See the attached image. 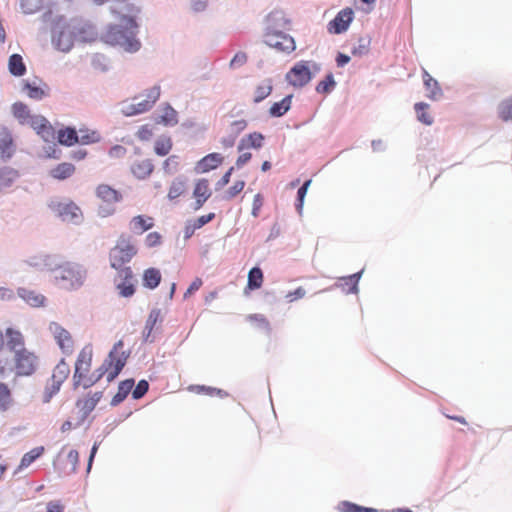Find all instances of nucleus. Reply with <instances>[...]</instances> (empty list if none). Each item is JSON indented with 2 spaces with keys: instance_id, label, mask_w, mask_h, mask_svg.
I'll return each mask as SVG.
<instances>
[{
  "instance_id": "nucleus-1",
  "label": "nucleus",
  "mask_w": 512,
  "mask_h": 512,
  "mask_svg": "<svg viewBox=\"0 0 512 512\" xmlns=\"http://www.w3.org/2000/svg\"><path fill=\"white\" fill-rule=\"evenodd\" d=\"M26 262L29 266L38 270L54 272L55 282L69 291L81 288L88 275V271L83 264L73 261L58 264L56 258L52 255H36Z\"/></svg>"
},
{
  "instance_id": "nucleus-2",
  "label": "nucleus",
  "mask_w": 512,
  "mask_h": 512,
  "mask_svg": "<svg viewBox=\"0 0 512 512\" xmlns=\"http://www.w3.org/2000/svg\"><path fill=\"white\" fill-rule=\"evenodd\" d=\"M135 17L121 15L122 25L109 26L102 35L103 41L112 46H119L127 52L138 51L141 43L135 37L138 28Z\"/></svg>"
},
{
  "instance_id": "nucleus-3",
  "label": "nucleus",
  "mask_w": 512,
  "mask_h": 512,
  "mask_svg": "<svg viewBox=\"0 0 512 512\" xmlns=\"http://www.w3.org/2000/svg\"><path fill=\"white\" fill-rule=\"evenodd\" d=\"M94 35L92 26L80 21H71L59 28L53 36V42L58 50L68 52L76 40L91 41Z\"/></svg>"
},
{
  "instance_id": "nucleus-4",
  "label": "nucleus",
  "mask_w": 512,
  "mask_h": 512,
  "mask_svg": "<svg viewBox=\"0 0 512 512\" xmlns=\"http://www.w3.org/2000/svg\"><path fill=\"white\" fill-rule=\"evenodd\" d=\"M123 347V340H119L114 344L107 358L96 370L97 382L102 377H106L108 382H112L120 374L129 358V352L124 351Z\"/></svg>"
},
{
  "instance_id": "nucleus-5",
  "label": "nucleus",
  "mask_w": 512,
  "mask_h": 512,
  "mask_svg": "<svg viewBox=\"0 0 512 512\" xmlns=\"http://www.w3.org/2000/svg\"><path fill=\"white\" fill-rule=\"evenodd\" d=\"M93 349L91 345L84 346L78 354L73 374L74 388L87 389L97 383V373L89 374L92 365Z\"/></svg>"
},
{
  "instance_id": "nucleus-6",
  "label": "nucleus",
  "mask_w": 512,
  "mask_h": 512,
  "mask_svg": "<svg viewBox=\"0 0 512 512\" xmlns=\"http://www.w3.org/2000/svg\"><path fill=\"white\" fill-rule=\"evenodd\" d=\"M138 249L131 237L121 235L109 252L110 265L115 270L125 269L137 254Z\"/></svg>"
},
{
  "instance_id": "nucleus-7",
  "label": "nucleus",
  "mask_w": 512,
  "mask_h": 512,
  "mask_svg": "<svg viewBox=\"0 0 512 512\" xmlns=\"http://www.w3.org/2000/svg\"><path fill=\"white\" fill-rule=\"evenodd\" d=\"M95 195L101 201L97 210L98 215L103 218L112 216L116 212L115 205L123 199L121 192L108 184H99L95 189Z\"/></svg>"
},
{
  "instance_id": "nucleus-8",
  "label": "nucleus",
  "mask_w": 512,
  "mask_h": 512,
  "mask_svg": "<svg viewBox=\"0 0 512 512\" xmlns=\"http://www.w3.org/2000/svg\"><path fill=\"white\" fill-rule=\"evenodd\" d=\"M17 376H31L38 367V357L27 349H19L13 356Z\"/></svg>"
},
{
  "instance_id": "nucleus-9",
  "label": "nucleus",
  "mask_w": 512,
  "mask_h": 512,
  "mask_svg": "<svg viewBox=\"0 0 512 512\" xmlns=\"http://www.w3.org/2000/svg\"><path fill=\"white\" fill-rule=\"evenodd\" d=\"M264 42L280 53L289 54L296 49L294 38L285 32H265Z\"/></svg>"
},
{
  "instance_id": "nucleus-10",
  "label": "nucleus",
  "mask_w": 512,
  "mask_h": 512,
  "mask_svg": "<svg viewBox=\"0 0 512 512\" xmlns=\"http://www.w3.org/2000/svg\"><path fill=\"white\" fill-rule=\"evenodd\" d=\"M49 208L63 221L79 223L83 217L80 207L72 201L61 202L58 200H52L49 203Z\"/></svg>"
},
{
  "instance_id": "nucleus-11",
  "label": "nucleus",
  "mask_w": 512,
  "mask_h": 512,
  "mask_svg": "<svg viewBox=\"0 0 512 512\" xmlns=\"http://www.w3.org/2000/svg\"><path fill=\"white\" fill-rule=\"evenodd\" d=\"M160 96V87L154 86L147 91L146 98L137 103H124L122 111L127 116L144 113L150 110Z\"/></svg>"
},
{
  "instance_id": "nucleus-12",
  "label": "nucleus",
  "mask_w": 512,
  "mask_h": 512,
  "mask_svg": "<svg viewBox=\"0 0 512 512\" xmlns=\"http://www.w3.org/2000/svg\"><path fill=\"white\" fill-rule=\"evenodd\" d=\"M287 82L294 87H303L312 78V72L308 61L296 63L285 76Z\"/></svg>"
},
{
  "instance_id": "nucleus-13",
  "label": "nucleus",
  "mask_w": 512,
  "mask_h": 512,
  "mask_svg": "<svg viewBox=\"0 0 512 512\" xmlns=\"http://www.w3.org/2000/svg\"><path fill=\"white\" fill-rule=\"evenodd\" d=\"M115 285L122 297H131L135 293L134 275L130 267L116 270Z\"/></svg>"
},
{
  "instance_id": "nucleus-14",
  "label": "nucleus",
  "mask_w": 512,
  "mask_h": 512,
  "mask_svg": "<svg viewBox=\"0 0 512 512\" xmlns=\"http://www.w3.org/2000/svg\"><path fill=\"white\" fill-rule=\"evenodd\" d=\"M291 24V20L284 11L274 10L266 17L265 32H284V30H290Z\"/></svg>"
},
{
  "instance_id": "nucleus-15",
  "label": "nucleus",
  "mask_w": 512,
  "mask_h": 512,
  "mask_svg": "<svg viewBox=\"0 0 512 512\" xmlns=\"http://www.w3.org/2000/svg\"><path fill=\"white\" fill-rule=\"evenodd\" d=\"M26 125H29L46 142L55 138V130L49 121L42 115L33 114Z\"/></svg>"
},
{
  "instance_id": "nucleus-16",
  "label": "nucleus",
  "mask_w": 512,
  "mask_h": 512,
  "mask_svg": "<svg viewBox=\"0 0 512 512\" xmlns=\"http://www.w3.org/2000/svg\"><path fill=\"white\" fill-rule=\"evenodd\" d=\"M57 344L64 353L70 354L73 350V339L71 334L58 323H51L49 327Z\"/></svg>"
},
{
  "instance_id": "nucleus-17",
  "label": "nucleus",
  "mask_w": 512,
  "mask_h": 512,
  "mask_svg": "<svg viewBox=\"0 0 512 512\" xmlns=\"http://www.w3.org/2000/svg\"><path fill=\"white\" fill-rule=\"evenodd\" d=\"M354 12L351 8L341 10L328 24V31L339 34L346 31L353 20Z\"/></svg>"
},
{
  "instance_id": "nucleus-18",
  "label": "nucleus",
  "mask_w": 512,
  "mask_h": 512,
  "mask_svg": "<svg viewBox=\"0 0 512 512\" xmlns=\"http://www.w3.org/2000/svg\"><path fill=\"white\" fill-rule=\"evenodd\" d=\"M16 151L13 135L7 127L0 128V156L2 159H10Z\"/></svg>"
},
{
  "instance_id": "nucleus-19",
  "label": "nucleus",
  "mask_w": 512,
  "mask_h": 512,
  "mask_svg": "<svg viewBox=\"0 0 512 512\" xmlns=\"http://www.w3.org/2000/svg\"><path fill=\"white\" fill-rule=\"evenodd\" d=\"M102 396L103 394L100 391L90 392L77 400L76 407L82 413L83 418H86L95 409Z\"/></svg>"
},
{
  "instance_id": "nucleus-20",
  "label": "nucleus",
  "mask_w": 512,
  "mask_h": 512,
  "mask_svg": "<svg viewBox=\"0 0 512 512\" xmlns=\"http://www.w3.org/2000/svg\"><path fill=\"white\" fill-rule=\"evenodd\" d=\"M212 191L207 179H199L194 186L193 197L195 198L194 210H199L210 198Z\"/></svg>"
},
{
  "instance_id": "nucleus-21",
  "label": "nucleus",
  "mask_w": 512,
  "mask_h": 512,
  "mask_svg": "<svg viewBox=\"0 0 512 512\" xmlns=\"http://www.w3.org/2000/svg\"><path fill=\"white\" fill-rule=\"evenodd\" d=\"M130 171L137 179L144 180L153 173L154 164L149 158L138 159L131 164Z\"/></svg>"
},
{
  "instance_id": "nucleus-22",
  "label": "nucleus",
  "mask_w": 512,
  "mask_h": 512,
  "mask_svg": "<svg viewBox=\"0 0 512 512\" xmlns=\"http://www.w3.org/2000/svg\"><path fill=\"white\" fill-rule=\"evenodd\" d=\"M154 226V219L151 216L137 215L129 222V229L134 234H143Z\"/></svg>"
},
{
  "instance_id": "nucleus-23",
  "label": "nucleus",
  "mask_w": 512,
  "mask_h": 512,
  "mask_svg": "<svg viewBox=\"0 0 512 512\" xmlns=\"http://www.w3.org/2000/svg\"><path fill=\"white\" fill-rule=\"evenodd\" d=\"M223 160L224 158L221 154L210 153L197 162L195 169L198 173H206L221 165Z\"/></svg>"
},
{
  "instance_id": "nucleus-24",
  "label": "nucleus",
  "mask_w": 512,
  "mask_h": 512,
  "mask_svg": "<svg viewBox=\"0 0 512 512\" xmlns=\"http://www.w3.org/2000/svg\"><path fill=\"white\" fill-rule=\"evenodd\" d=\"M75 172L76 167L74 164L69 162H62L50 169L49 175L55 180L63 181L72 177Z\"/></svg>"
},
{
  "instance_id": "nucleus-25",
  "label": "nucleus",
  "mask_w": 512,
  "mask_h": 512,
  "mask_svg": "<svg viewBox=\"0 0 512 512\" xmlns=\"http://www.w3.org/2000/svg\"><path fill=\"white\" fill-rule=\"evenodd\" d=\"M264 136L259 132H253L243 137L238 144V151L242 152L245 149H260L264 143Z\"/></svg>"
},
{
  "instance_id": "nucleus-26",
  "label": "nucleus",
  "mask_w": 512,
  "mask_h": 512,
  "mask_svg": "<svg viewBox=\"0 0 512 512\" xmlns=\"http://www.w3.org/2000/svg\"><path fill=\"white\" fill-rule=\"evenodd\" d=\"M19 178V172L9 166L0 168V192L10 188Z\"/></svg>"
},
{
  "instance_id": "nucleus-27",
  "label": "nucleus",
  "mask_w": 512,
  "mask_h": 512,
  "mask_svg": "<svg viewBox=\"0 0 512 512\" xmlns=\"http://www.w3.org/2000/svg\"><path fill=\"white\" fill-rule=\"evenodd\" d=\"M424 86L428 91L427 97L436 100L442 96V90L437 80H435L425 69L422 71Z\"/></svg>"
},
{
  "instance_id": "nucleus-28",
  "label": "nucleus",
  "mask_w": 512,
  "mask_h": 512,
  "mask_svg": "<svg viewBox=\"0 0 512 512\" xmlns=\"http://www.w3.org/2000/svg\"><path fill=\"white\" fill-rule=\"evenodd\" d=\"M5 335L7 337V345L11 351L16 353L19 349H25V339L19 330L7 328Z\"/></svg>"
},
{
  "instance_id": "nucleus-29",
  "label": "nucleus",
  "mask_w": 512,
  "mask_h": 512,
  "mask_svg": "<svg viewBox=\"0 0 512 512\" xmlns=\"http://www.w3.org/2000/svg\"><path fill=\"white\" fill-rule=\"evenodd\" d=\"M18 295L33 307L43 306L45 302V297L42 294L26 288H20Z\"/></svg>"
},
{
  "instance_id": "nucleus-30",
  "label": "nucleus",
  "mask_w": 512,
  "mask_h": 512,
  "mask_svg": "<svg viewBox=\"0 0 512 512\" xmlns=\"http://www.w3.org/2000/svg\"><path fill=\"white\" fill-rule=\"evenodd\" d=\"M12 114L21 125H26L33 115L29 107L22 102H16L12 105Z\"/></svg>"
},
{
  "instance_id": "nucleus-31",
  "label": "nucleus",
  "mask_w": 512,
  "mask_h": 512,
  "mask_svg": "<svg viewBox=\"0 0 512 512\" xmlns=\"http://www.w3.org/2000/svg\"><path fill=\"white\" fill-rule=\"evenodd\" d=\"M69 374L70 366L64 359H62L53 369L50 379L62 385L68 378Z\"/></svg>"
},
{
  "instance_id": "nucleus-32",
  "label": "nucleus",
  "mask_w": 512,
  "mask_h": 512,
  "mask_svg": "<svg viewBox=\"0 0 512 512\" xmlns=\"http://www.w3.org/2000/svg\"><path fill=\"white\" fill-rule=\"evenodd\" d=\"M263 272L259 267H253L248 273L246 290H257L262 287Z\"/></svg>"
},
{
  "instance_id": "nucleus-33",
  "label": "nucleus",
  "mask_w": 512,
  "mask_h": 512,
  "mask_svg": "<svg viewBox=\"0 0 512 512\" xmlns=\"http://www.w3.org/2000/svg\"><path fill=\"white\" fill-rule=\"evenodd\" d=\"M292 95L284 97L281 101L275 102L269 109V114L272 117L283 116L291 107Z\"/></svg>"
},
{
  "instance_id": "nucleus-34",
  "label": "nucleus",
  "mask_w": 512,
  "mask_h": 512,
  "mask_svg": "<svg viewBox=\"0 0 512 512\" xmlns=\"http://www.w3.org/2000/svg\"><path fill=\"white\" fill-rule=\"evenodd\" d=\"M58 142L64 146H73L78 143V134L74 128L67 127L58 131Z\"/></svg>"
},
{
  "instance_id": "nucleus-35",
  "label": "nucleus",
  "mask_w": 512,
  "mask_h": 512,
  "mask_svg": "<svg viewBox=\"0 0 512 512\" xmlns=\"http://www.w3.org/2000/svg\"><path fill=\"white\" fill-rule=\"evenodd\" d=\"M173 147V142L170 136H160L154 144V152L158 156H166L170 153Z\"/></svg>"
},
{
  "instance_id": "nucleus-36",
  "label": "nucleus",
  "mask_w": 512,
  "mask_h": 512,
  "mask_svg": "<svg viewBox=\"0 0 512 512\" xmlns=\"http://www.w3.org/2000/svg\"><path fill=\"white\" fill-rule=\"evenodd\" d=\"M161 281V273L156 268L146 269L143 273V284L149 289L156 288Z\"/></svg>"
},
{
  "instance_id": "nucleus-37",
  "label": "nucleus",
  "mask_w": 512,
  "mask_h": 512,
  "mask_svg": "<svg viewBox=\"0 0 512 512\" xmlns=\"http://www.w3.org/2000/svg\"><path fill=\"white\" fill-rule=\"evenodd\" d=\"M9 71L14 76H22L26 72V66L23 62L22 56L19 54H12L8 62Z\"/></svg>"
},
{
  "instance_id": "nucleus-38",
  "label": "nucleus",
  "mask_w": 512,
  "mask_h": 512,
  "mask_svg": "<svg viewBox=\"0 0 512 512\" xmlns=\"http://www.w3.org/2000/svg\"><path fill=\"white\" fill-rule=\"evenodd\" d=\"M272 80L266 79L261 84H259L254 91V99L255 103H259L266 99L272 92Z\"/></svg>"
},
{
  "instance_id": "nucleus-39",
  "label": "nucleus",
  "mask_w": 512,
  "mask_h": 512,
  "mask_svg": "<svg viewBox=\"0 0 512 512\" xmlns=\"http://www.w3.org/2000/svg\"><path fill=\"white\" fill-rule=\"evenodd\" d=\"M13 403L11 390L7 384L0 382V411H7Z\"/></svg>"
},
{
  "instance_id": "nucleus-40",
  "label": "nucleus",
  "mask_w": 512,
  "mask_h": 512,
  "mask_svg": "<svg viewBox=\"0 0 512 512\" xmlns=\"http://www.w3.org/2000/svg\"><path fill=\"white\" fill-rule=\"evenodd\" d=\"M60 388H61V384L53 381L52 379H48L46 384H45V387H44V390L42 392V402L43 403H49L51 401V399L56 395L58 394V392L60 391Z\"/></svg>"
},
{
  "instance_id": "nucleus-41",
  "label": "nucleus",
  "mask_w": 512,
  "mask_h": 512,
  "mask_svg": "<svg viewBox=\"0 0 512 512\" xmlns=\"http://www.w3.org/2000/svg\"><path fill=\"white\" fill-rule=\"evenodd\" d=\"M133 386H134L133 379H127V380L120 382L119 386H118V392L116 393V395L113 398V403L116 404V403H119L122 400H124L127 397V395L129 394V392L132 390Z\"/></svg>"
},
{
  "instance_id": "nucleus-42",
  "label": "nucleus",
  "mask_w": 512,
  "mask_h": 512,
  "mask_svg": "<svg viewBox=\"0 0 512 512\" xmlns=\"http://www.w3.org/2000/svg\"><path fill=\"white\" fill-rule=\"evenodd\" d=\"M415 111L417 114V119L425 125H431L433 123V117L428 112L429 105L423 102L416 103Z\"/></svg>"
},
{
  "instance_id": "nucleus-43",
  "label": "nucleus",
  "mask_w": 512,
  "mask_h": 512,
  "mask_svg": "<svg viewBox=\"0 0 512 512\" xmlns=\"http://www.w3.org/2000/svg\"><path fill=\"white\" fill-rule=\"evenodd\" d=\"M44 453V447L39 446L35 447L29 452L25 453L21 459L19 468L23 469L32 464L37 458H39Z\"/></svg>"
},
{
  "instance_id": "nucleus-44",
  "label": "nucleus",
  "mask_w": 512,
  "mask_h": 512,
  "mask_svg": "<svg viewBox=\"0 0 512 512\" xmlns=\"http://www.w3.org/2000/svg\"><path fill=\"white\" fill-rule=\"evenodd\" d=\"M498 115L504 122L512 121V96L498 105Z\"/></svg>"
},
{
  "instance_id": "nucleus-45",
  "label": "nucleus",
  "mask_w": 512,
  "mask_h": 512,
  "mask_svg": "<svg viewBox=\"0 0 512 512\" xmlns=\"http://www.w3.org/2000/svg\"><path fill=\"white\" fill-rule=\"evenodd\" d=\"M185 191V181L182 178H176L172 181L169 191L168 198L173 200L181 196Z\"/></svg>"
},
{
  "instance_id": "nucleus-46",
  "label": "nucleus",
  "mask_w": 512,
  "mask_h": 512,
  "mask_svg": "<svg viewBox=\"0 0 512 512\" xmlns=\"http://www.w3.org/2000/svg\"><path fill=\"white\" fill-rule=\"evenodd\" d=\"M80 136H78V143L81 144H92L96 143L100 140V136L98 132L91 131L88 129H80L79 131Z\"/></svg>"
},
{
  "instance_id": "nucleus-47",
  "label": "nucleus",
  "mask_w": 512,
  "mask_h": 512,
  "mask_svg": "<svg viewBox=\"0 0 512 512\" xmlns=\"http://www.w3.org/2000/svg\"><path fill=\"white\" fill-rule=\"evenodd\" d=\"M160 321H161V311L159 309L151 310V312L149 313V316L146 320V324H145V330L147 331V336H146L147 338L153 331L155 325Z\"/></svg>"
},
{
  "instance_id": "nucleus-48",
  "label": "nucleus",
  "mask_w": 512,
  "mask_h": 512,
  "mask_svg": "<svg viewBox=\"0 0 512 512\" xmlns=\"http://www.w3.org/2000/svg\"><path fill=\"white\" fill-rule=\"evenodd\" d=\"M43 0H21L20 6L25 14H32L39 11Z\"/></svg>"
},
{
  "instance_id": "nucleus-49",
  "label": "nucleus",
  "mask_w": 512,
  "mask_h": 512,
  "mask_svg": "<svg viewBox=\"0 0 512 512\" xmlns=\"http://www.w3.org/2000/svg\"><path fill=\"white\" fill-rule=\"evenodd\" d=\"M154 135L155 126L152 124L142 125L136 133L137 138L141 141H149L153 138Z\"/></svg>"
},
{
  "instance_id": "nucleus-50",
  "label": "nucleus",
  "mask_w": 512,
  "mask_h": 512,
  "mask_svg": "<svg viewBox=\"0 0 512 512\" xmlns=\"http://www.w3.org/2000/svg\"><path fill=\"white\" fill-rule=\"evenodd\" d=\"M245 182L243 180L236 181L224 194V199L231 200L243 191Z\"/></svg>"
},
{
  "instance_id": "nucleus-51",
  "label": "nucleus",
  "mask_w": 512,
  "mask_h": 512,
  "mask_svg": "<svg viewBox=\"0 0 512 512\" xmlns=\"http://www.w3.org/2000/svg\"><path fill=\"white\" fill-rule=\"evenodd\" d=\"M179 168V161L176 155L168 157L163 163V170L167 174L175 173Z\"/></svg>"
},
{
  "instance_id": "nucleus-52",
  "label": "nucleus",
  "mask_w": 512,
  "mask_h": 512,
  "mask_svg": "<svg viewBox=\"0 0 512 512\" xmlns=\"http://www.w3.org/2000/svg\"><path fill=\"white\" fill-rule=\"evenodd\" d=\"M25 89L29 98L34 100H41L46 96V92L37 86H32L29 83L25 84Z\"/></svg>"
},
{
  "instance_id": "nucleus-53",
  "label": "nucleus",
  "mask_w": 512,
  "mask_h": 512,
  "mask_svg": "<svg viewBox=\"0 0 512 512\" xmlns=\"http://www.w3.org/2000/svg\"><path fill=\"white\" fill-rule=\"evenodd\" d=\"M342 507L344 512H378L374 508L362 507L350 502H343Z\"/></svg>"
},
{
  "instance_id": "nucleus-54",
  "label": "nucleus",
  "mask_w": 512,
  "mask_h": 512,
  "mask_svg": "<svg viewBox=\"0 0 512 512\" xmlns=\"http://www.w3.org/2000/svg\"><path fill=\"white\" fill-rule=\"evenodd\" d=\"M162 122L166 125H174L177 123V112L172 107H167L161 116Z\"/></svg>"
},
{
  "instance_id": "nucleus-55",
  "label": "nucleus",
  "mask_w": 512,
  "mask_h": 512,
  "mask_svg": "<svg viewBox=\"0 0 512 512\" xmlns=\"http://www.w3.org/2000/svg\"><path fill=\"white\" fill-rule=\"evenodd\" d=\"M162 243V236L158 232H150L145 237V245L149 248L157 247Z\"/></svg>"
},
{
  "instance_id": "nucleus-56",
  "label": "nucleus",
  "mask_w": 512,
  "mask_h": 512,
  "mask_svg": "<svg viewBox=\"0 0 512 512\" xmlns=\"http://www.w3.org/2000/svg\"><path fill=\"white\" fill-rule=\"evenodd\" d=\"M148 388L149 384L146 380L139 381L134 390L132 391L133 398L140 399L146 394Z\"/></svg>"
},
{
  "instance_id": "nucleus-57",
  "label": "nucleus",
  "mask_w": 512,
  "mask_h": 512,
  "mask_svg": "<svg viewBox=\"0 0 512 512\" xmlns=\"http://www.w3.org/2000/svg\"><path fill=\"white\" fill-rule=\"evenodd\" d=\"M310 184H311V180L305 181L304 184L299 188V190L297 192V201H298V203L296 204V208H297V210L299 212H301V210H302L303 200H304V197L306 195L307 189H308Z\"/></svg>"
},
{
  "instance_id": "nucleus-58",
  "label": "nucleus",
  "mask_w": 512,
  "mask_h": 512,
  "mask_svg": "<svg viewBox=\"0 0 512 512\" xmlns=\"http://www.w3.org/2000/svg\"><path fill=\"white\" fill-rule=\"evenodd\" d=\"M263 202H264V199H263V196L258 193L254 196L253 198V203H252V211H251V214L254 216V217H258L259 216V213H260V210L263 206Z\"/></svg>"
},
{
  "instance_id": "nucleus-59",
  "label": "nucleus",
  "mask_w": 512,
  "mask_h": 512,
  "mask_svg": "<svg viewBox=\"0 0 512 512\" xmlns=\"http://www.w3.org/2000/svg\"><path fill=\"white\" fill-rule=\"evenodd\" d=\"M127 153V149L122 145H114L110 148L108 155L111 158L120 159L123 158Z\"/></svg>"
},
{
  "instance_id": "nucleus-60",
  "label": "nucleus",
  "mask_w": 512,
  "mask_h": 512,
  "mask_svg": "<svg viewBox=\"0 0 512 512\" xmlns=\"http://www.w3.org/2000/svg\"><path fill=\"white\" fill-rule=\"evenodd\" d=\"M247 61V55L244 52H237L230 61V67L237 68L244 65Z\"/></svg>"
},
{
  "instance_id": "nucleus-61",
  "label": "nucleus",
  "mask_w": 512,
  "mask_h": 512,
  "mask_svg": "<svg viewBox=\"0 0 512 512\" xmlns=\"http://www.w3.org/2000/svg\"><path fill=\"white\" fill-rule=\"evenodd\" d=\"M247 127V121L244 119L233 121L230 124L231 134H235L236 137Z\"/></svg>"
},
{
  "instance_id": "nucleus-62",
  "label": "nucleus",
  "mask_w": 512,
  "mask_h": 512,
  "mask_svg": "<svg viewBox=\"0 0 512 512\" xmlns=\"http://www.w3.org/2000/svg\"><path fill=\"white\" fill-rule=\"evenodd\" d=\"M214 218H215V214L214 213H209V214H206V215H202V216L198 217L197 219H195V220H193L191 222L195 225V227L197 229H200L201 227H203L207 223L211 222Z\"/></svg>"
},
{
  "instance_id": "nucleus-63",
  "label": "nucleus",
  "mask_w": 512,
  "mask_h": 512,
  "mask_svg": "<svg viewBox=\"0 0 512 512\" xmlns=\"http://www.w3.org/2000/svg\"><path fill=\"white\" fill-rule=\"evenodd\" d=\"M202 284L203 282L201 278H195L188 287L187 291L184 293V298H188L194 292L198 291L201 288Z\"/></svg>"
},
{
  "instance_id": "nucleus-64",
  "label": "nucleus",
  "mask_w": 512,
  "mask_h": 512,
  "mask_svg": "<svg viewBox=\"0 0 512 512\" xmlns=\"http://www.w3.org/2000/svg\"><path fill=\"white\" fill-rule=\"evenodd\" d=\"M47 512H64V506L58 501H51L47 504Z\"/></svg>"
}]
</instances>
